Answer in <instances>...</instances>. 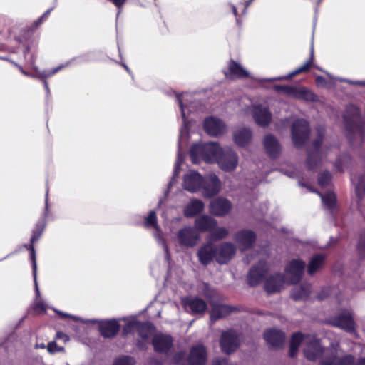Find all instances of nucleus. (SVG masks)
Here are the masks:
<instances>
[{"mask_svg": "<svg viewBox=\"0 0 365 365\" xmlns=\"http://www.w3.org/2000/svg\"><path fill=\"white\" fill-rule=\"evenodd\" d=\"M302 342L306 344L304 352L306 358L309 360H315L322 352V349L314 336L311 335L303 336L300 333H296L292 335L290 342L289 355L291 357L296 355Z\"/></svg>", "mask_w": 365, "mask_h": 365, "instance_id": "f257e3e1", "label": "nucleus"}, {"mask_svg": "<svg viewBox=\"0 0 365 365\" xmlns=\"http://www.w3.org/2000/svg\"><path fill=\"white\" fill-rule=\"evenodd\" d=\"M222 148L217 143L210 142L203 144L194 145L190 150V158L193 163H198L200 159L206 163H216Z\"/></svg>", "mask_w": 365, "mask_h": 365, "instance_id": "f03ea898", "label": "nucleus"}, {"mask_svg": "<svg viewBox=\"0 0 365 365\" xmlns=\"http://www.w3.org/2000/svg\"><path fill=\"white\" fill-rule=\"evenodd\" d=\"M359 115V110L354 106H350L347 108L344 115V125L346 136L350 140H361L365 134V125H359L356 123Z\"/></svg>", "mask_w": 365, "mask_h": 365, "instance_id": "7ed1b4c3", "label": "nucleus"}, {"mask_svg": "<svg viewBox=\"0 0 365 365\" xmlns=\"http://www.w3.org/2000/svg\"><path fill=\"white\" fill-rule=\"evenodd\" d=\"M216 163L224 172H233L238 166L239 155L237 152L230 148L223 149Z\"/></svg>", "mask_w": 365, "mask_h": 365, "instance_id": "20e7f679", "label": "nucleus"}, {"mask_svg": "<svg viewBox=\"0 0 365 365\" xmlns=\"http://www.w3.org/2000/svg\"><path fill=\"white\" fill-rule=\"evenodd\" d=\"M222 189V182L219 177L215 173H210L203 178L201 192L204 197L211 198Z\"/></svg>", "mask_w": 365, "mask_h": 365, "instance_id": "39448f33", "label": "nucleus"}, {"mask_svg": "<svg viewBox=\"0 0 365 365\" xmlns=\"http://www.w3.org/2000/svg\"><path fill=\"white\" fill-rule=\"evenodd\" d=\"M309 127L307 120L304 119L296 120L292 126V139L296 147L302 146L309 135Z\"/></svg>", "mask_w": 365, "mask_h": 365, "instance_id": "423d86ee", "label": "nucleus"}, {"mask_svg": "<svg viewBox=\"0 0 365 365\" xmlns=\"http://www.w3.org/2000/svg\"><path fill=\"white\" fill-rule=\"evenodd\" d=\"M200 238L199 232L192 227H184L177 232V240L180 245L185 247H193Z\"/></svg>", "mask_w": 365, "mask_h": 365, "instance_id": "0eeeda50", "label": "nucleus"}, {"mask_svg": "<svg viewBox=\"0 0 365 365\" xmlns=\"http://www.w3.org/2000/svg\"><path fill=\"white\" fill-rule=\"evenodd\" d=\"M329 322L332 326L348 332H351L355 329V322L352 314L347 309L341 310L338 314L331 317Z\"/></svg>", "mask_w": 365, "mask_h": 365, "instance_id": "6e6552de", "label": "nucleus"}, {"mask_svg": "<svg viewBox=\"0 0 365 365\" xmlns=\"http://www.w3.org/2000/svg\"><path fill=\"white\" fill-rule=\"evenodd\" d=\"M258 264L252 267L250 269L247 279L251 286H255L262 281L267 272V264L265 262V255L261 257L257 255Z\"/></svg>", "mask_w": 365, "mask_h": 365, "instance_id": "1a4fd4ad", "label": "nucleus"}, {"mask_svg": "<svg viewBox=\"0 0 365 365\" xmlns=\"http://www.w3.org/2000/svg\"><path fill=\"white\" fill-rule=\"evenodd\" d=\"M153 327L150 323H141L138 321H130L128 322L123 329V334L127 336L129 334L137 331L139 336L143 339L148 338L153 332Z\"/></svg>", "mask_w": 365, "mask_h": 365, "instance_id": "9d476101", "label": "nucleus"}, {"mask_svg": "<svg viewBox=\"0 0 365 365\" xmlns=\"http://www.w3.org/2000/svg\"><path fill=\"white\" fill-rule=\"evenodd\" d=\"M203 182V177L194 170H190L185 174L182 182V187L190 192L195 193L200 192Z\"/></svg>", "mask_w": 365, "mask_h": 365, "instance_id": "9b49d317", "label": "nucleus"}, {"mask_svg": "<svg viewBox=\"0 0 365 365\" xmlns=\"http://www.w3.org/2000/svg\"><path fill=\"white\" fill-rule=\"evenodd\" d=\"M247 111L252 113L255 122L259 126H267L272 120L270 111L262 105L249 106Z\"/></svg>", "mask_w": 365, "mask_h": 365, "instance_id": "f8f14e48", "label": "nucleus"}, {"mask_svg": "<svg viewBox=\"0 0 365 365\" xmlns=\"http://www.w3.org/2000/svg\"><path fill=\"white\" fill-rule=\"evenodd\" d=\"M255 240L256 235L250 230H240L234 236L237 247L242 252L250 249L255 243Z\"/></svg>", "mask_w": 365, "mask_h": 365, "instance_id": "ddd939ff", "label": "nucleus"}, {"mask_svg": "<svg viewBox=\"0 0 365 365\" xmlns=\"http://www.w3.org/2000/svg\"><path fill=\"white\" fill-rule=\"evenodd\" d=\"M305 263L301 259L292 260L286 267L285 274L289 283L294 284L299 282L302 276Z\"/></svg>", "mask_w": 365, "mask_h": 365, "instance_id": "4468645a", "label": "nucleus"}, {"mask_svg": "<svg viewBox=\"0 0 365 365\" xmlns=\"http://www.w3.org/2000/svg\"><path fill=\"white\" fill-rule=\"evenodd\" d=\"M220 344L222 351L226 354L235 351L239 346V338L237 333L232 330L223 332Z\"/></svg>", "mask_w": 365, "mask_h": 365, "instance_id": "2eb2a0df", "label": "nucleus"}, {"mask_svg": "<svg viewBox=\"0 0 365 365\" xmlns=\"http://www.w3.org/2000/svg\"><path fill=\"white\" fill-rule=\"evenodd\" d=\"M216 260L220 264H225L229 262L235 255L236 247L230 242H222L216 247Z\"/></svg>", "mask_w": 365, "mask_h": 365, "instance_id": "dca6fc26", "label": "nucleus"}, {"mask_svg": "<svg viewBox=\"0 0 365 365\" xmlns=\"http://www.w3.org/2000/svg\"><path fill=\"white\" fill-rule=\"evenodd\" d=\"M232 209L231 202L225 198L218 197L212 200L209 206L210 212L217 217H223Z\"/></svg>", "mask_w": 365, "mask_h": 365, "instance_id": "f3484780", "label": "nucleus"}, {"mask_svg": "<svg viewBox=\"0 0 365 365\" xmlns=\"http://www.w3.org/2000/svg\"><path fill=\"white\" fill-rule=\"evenodd\" d=\"M204 129L211 136H217L226 130L225 123L218 118L209 117L204 121Z\"/></svg>", "mask_w": 365, "mask_h": 365, "instance_id": "a211bd4d", "label": "nucleus"}, {"mask_svg": "<svg viewBox=\"0 0 365 365\" xmlns=\"http://www.w3.org/2000/svg\"><path fill=\"white\" fill-rule=\"evenodd\" d=\"M145 225L147 227H153L155 229V232L154 233V236L156 238L157 241L159 244H160L164 248V251L166 255V257L168 259L170 257L168 247L160 234H159V227L157 225V217L155 211H150L148 216L145 219Z\"/></svg>", "mask_w": 365, "mask_h": 365, "instance_id": "6ab92c4d", "label": "nucleus"}, {"mask_svg": "<svg viewBox=\"0 0 365 365\" xmlns=\"http://www.w3.org/2000/svg\"><path fill=\"white\" fill-rule=\"evenodd\" d=\"M217 249L212 243L209 242L202 246L197 252V257L201 264L207 265L214 258L216 259Z\"/></svg>", "mask_w": 365, "mask_h": 365, "instance_id": "aec40b11", "label": "nucleus"}, {"mask_svg": "<svg viewBox=\"0 0 365 365\" xmlns=\"http://www.w3.org/2000/svg\"><path fill=\"white\" fill-rule=\"evenodd\" d=\"M207 361V353L202 345L193 346L189 356L190 365H205Z\"/></svg>", "mask_w": 365, "mask_h": 365, "instance_id": "412c9836", "label": "nucleus"}, {"mask_svg": "<svg viewBox=\"0 0 365 365\" xmlns=\"http://www.w3.org/2000/svg\"><path fill=\"white\" fill-rule=\"evenodd\" d=\"M99 329L104 337L110 338L118 332L120 324L115 319L103 321L100 322Z\"/></svg>", "mask_w": 365, "mask_h": 365, "instance_id": "4be33fe9", "label": "nucleus"}, {"mask_svg": "<svg viewBox=\"0 0 365 365\" xmlns=\"http://www.w3.org/2000/svg\"><path fill=\"white\" fill-rule=\"evenodd\" d=\"M265 341L272 346L280 347L285 339L284 334L279 330L269 329L264 334Z\"/></svg>", "mask_w": 365, "mask_h": 365, "instance_id": "5701e85b", "label": "nucleus"}, {"mask_svg": "<svg viewBox=\"0 0 365 365\" xmlns=\"http://www.w3.org/2000/svg\"><path fill=\"white\" fill-rule=\"evenodd\" d=\"M252 136V131L247 128L236 129L233 133L234 142L240 147L247 145L251 141Z\"/></svg>", "mask_w": 365, "mask_h": 365, "instance_id": "b1692460", "label": "nucleus"}, {"mask_svg": "<svg viewBox=\"0 0 365 365\" xmlns=\"http://www.w3.org/2000/svg\"><path fill=\"white\" fill-rule=\"evenodd\" d=\"M217 225V222L213 217L208 215H202L195 220V227L197 231L207 232L215 229Z\"/></svg>", "mask_w": 365, "mask_h": 365, "instance_id": "393cba45", "label": "nucleus"}, {"mask_svg": "<svg viewBox=\"0 0 365 365\" xmlns=\"http://www.w3.org/2000/svg\"><path fill=\"white\" fill-rule=\"evenodd\" d=\"M227 78H244L249 76V73L240 64L231 60L228 63V72L225 73Z\"/></svg>", "mask_w": 365, "mask_h": 365, "instance_id": "a878e982", "label": "nucleus"}, {"mask_svg": "<svg viewBox=\"0 0 365 365\" xmlns=\"http://www.w3.org/2000/svg\"><path fill=\"white\" fill-rule=\"evenodd\" d=\"M264 146L267 154L272 158H276L280 153L281 146L278 140L272 135L265 136Z\"/></svg>", "mask_w": 365, "mask_h": 365, "instance_id": "bb28decb", "label": "nucleus"}, {"mask_svg": "<svg viewBox=\"0 0 365 365\" xmlns=\"http://www.w3.org/2000/svg\"><path fill=\"white\" fill-rule=\"evenodd\" d=\"M185 309L193 313H202L206 309L205 302L199 298H185L182 300Z\"/></svg>", "mask_w": 365, "mask_h": 365, "instance_id": "cd10ccee", "label": "nucleus"}, {"mask_svg": "<svg viewBox=\"0 0 365 365\" xmlns=\"http://www.w3.org/2000/svg\"><path fill=\"white\" fill-rule=\"evenodd\" d=\"M170 336L162 334H156L153 339L155 350L158 352H166L172 345Z\"/></svg>", "mask_w": 365, "mask_h": 365, "instance_id": "c85d7f7f", "label": "nucleus"}, {"mask_svg": "<svg viewBox=\"0 0 365 365\" xmlns=\"http://www.w3.org/2000/svg\"><path fill=\"white\" fill-rule=\"evenodd\" d=\"M284 283V279L281 274H275L269 277L265 282L264 289L269 294L279 292Z\"/></svg>", "mask_w": 365, "mask_h": 365, "instance_id": "c756f323", "label": "nucleus"}, {"mask_svg": "<svg viewBox=\"0 0 365 365\" xmlns=\"http://www.w3.org/2000/svg\"><path fill=\"white\" fill-rule=\"evenodd\" d=\"M287 96L294 98L305 101H312L315 100V95L304 87L295 88L290 86Z\"/></svg>", "mask_w": 365, "mask_h": 365, "instance_id": "7c9ffc66", "label": "nucleus"}, {"mask_svg": "<svg viewBox=\"0 0 365 365\" xmlns=\"http://www.w3.org/2000/svg\"><path fill=\"white\" fill-rule=\"evenodd\" d=\"M177 101L178 103V105L181 109V116L183 120V125L180 129V138H179V142H178V148L179 150L181 148V143L182 140L187 138V133H188V126H187V118H186V113H185V105L183 103V100L181 98V96H177Z\"/></svg>", "mask_w": 365, "mask_h": 365, "instance_id": "2f4dec72", "label": "nucleus"}, {"mask_svg": "<svg viewBox=\"0 0 365 365\" xmlns=\"http://www.w3.org/2000/svg\"><path fill=\"white\" fill-rule=\"evenodd\" d=\"M205 207V205L202 200L198 199H192L185 206L184 209V215L187 217L195 216L201 212Z\"/></svg>", "mask_w": 365, "mask_h": 365, "instance_id": "473e14b6", "label": "nucleus"}, {"mask_svg": "<svg viewBox=\"0 0 365 365\" xmlns=\"http://www.w3.org/2000/svg\"><path fill=\"white\" fill-rule=\"evenodd\" d=\"M313 56H314V49H313V46H312L311 58L309 61H307L306 63H304L302 66H301L300 67H299L298 68H297L293 72L288 74L287 76H279L277 78H270V79H264V81H280V80L289 79L300 73L307 71L312 65V63L313 61Z\"/></svg>", "mask_w": 365, "mask_h": 365, "instance_id": "72a5a7b5", "label": "nucleus"}, {"mask_svg": "<svg viewBox=\"0 0 365 365\" xmlns=\"http://www.w3.org/2000/svg\"><path fill=\"white\" fill-rule=\"evenodd\" d=\"M311 292V286L309 284H304L301 287H296L292 290L291 296L293 299L305 300L308 298Z\"/></svg>", "mask_w": 365, "mask_h": 365, "instance_id": "f704fd0d", "label": "nucleus"}, {"mask_svg": "<svg viewBox=\"0 0 365 365\" xmlns=\"http://www.w3.org/2000/svg\"><path fill=\"white\" fill-rule=\"evenodd\" d=\"M324 258V255H316L311 259L307 269L309 274H314L322 267Z\"/></svg>", "mask_w": 365, "mask_h": 365, "instance_id": "c9c22d12", "label": "nucleus"}, {"mask_svg": "<svg viewBox=\"0 0 365 365\" xmlns=\"http://www.w3.org/2000/svg\"><path fill=\"white\" fill-rule=\"evenodd\" d=\"M231 312L232 308L227 305H215L211 312L210 317L212 320H217L227 316Z\"/></svg>", "mask_w": 365, "mask_h": 365, "instance_id": "e433bc0d", "label": "nucleus"}, {"mask_svg": "<svg viewBox=\"0 0 365 365\" xmlns=\"http://www.w3.org/2000/svg\"><path fill=\"white\" fill-rule=\"evenodd\" d=\"M63 67H64V66H59L56 67L51 70H48V71H44L41 72V71H38V69L36 66H34V69L36 72L35 74V77H37L40 79L43 80L44 87H45L46 90L47 91V92H49L48 85L47 81H46V78L54 75L58 71L61 70Z\"/></svg>", "mask_w": 365, "mask_h": 365, "instance_id": "4c0bfd02", "label": "nucleus"}, {"mask_svg": "<svg viewBox=\"0 0 365 365\" xmlns=\"http://www.w3.org/2000/svg\"><path fill=\"white\" fill-rule=\"evenodd\" d=\"M351 180L355 184L356 195L359 197H362L365 193V174L352 177Z\"/></svg>", "mask_w": 365, "mask_h": 365, "instance_id": "58836bf2", "label": "nucleus"}, {"mask_svg": "<svg viewBox=\"0 0 365 365\" xmlns=\"http://www.w3.org/2000/svg\"><path fill=\"white\" fill-rule=\"evenodd\" d=\"M27 248L31 249V259L32 261V267H33V275H34V281L35 284V289H36V294L37 296L40 295V292L37 283V264H36V254L35 250L32 245H29V246H26Z\"/></svg>", "mask_w": 365, "mask_h": 365, "instance_id": "ea45409f", "label": "nucleus"}, {"mask_svg": "<svg viewBox=\"0 0 365 365\" xmlns=\"http://www.w3.org/2000/svg\"><path fill=\"white\" fill-rule=\"evenodd\" d=\"M324 207L328 210H332L336 204V196L333 192H329L324 195L320 194Z\"/></svg>", "mask_w": 365, "mask_h": 365, "instance_id": "a19ab883", "label": "nucleus"}, {"mask_svg": "<svg viewBox=\"0 0 365 365\" xmlns=\"http://www.w3.org/2000/svg\"><path fill=\"white\" fill-rule=\"evenodd\" d=\"M229 234V231L225 227H215L210 233V238L213 240H220L226 237Z\"/></svg>", "mask_w": 365, "mask_h": 365, "instance_id": "79ce46f5", "label": "nucleus"}, {"mask_svg": "<svg viewBox=\"0 0 365 365\" xmlns=\"http://www.w3.org/2000/svg\"><path fill=\"white\" fill-rule=\"evenodd\" d=\"M113 365H135V360L129 356H123L118 359Z\"/></svg>", "mask_w": 365, "mask_h": 365, "instance_id": "37998d69", "label": "nucleus"}, {"mask_svg": "<svg viewBox=\"0 0 365 365\" xmlns=\"http://www.w3.org/2000/svg\"><path fill=\"white\" fill-rule=\"evenodd\" d=\"M339 365H365V358L361 359L357 364H354V358L351 356H345Z\"/></svg>", "mask_w": 365, "mask_h": 365, "instance_id": "c03bdc74", "label": "nucleus"}, {"mask_svg": "<svg viewBox=\"0 0 365 365\" xmlns=\"http://www.w3.org/2000/svg\"><path fill=\"white\" fill-rule=\"evenodd\" d=\"M357 250L361 257L365 256V232L361 234L357 244Z\"/></svg>", "mask_w": 365, "mask_h": 365, "instance_id": "a18cd8bd", "label": "nucleus"}, {"mask_svg": "<svg viewBox=\"0 0 365 365\" xmlns=\"http://www.w3.org/2000/svg\"><path fill=\"white\" fill-rule=\"evenodd\" d=\"M331 180V175L329 172H324L319 175V183L321 186H326Z\"/></svg>", "mask_w": 365, "mask_h": 365, "instance_id": "49530a36", "label": "nucleus"}, {"mask_svg": "<svg viewBox=\"0 0 365 365\" xmlns=\"http://www.w3.org/2000/svg\"><path fill=\"white\" fill-rule=\"evenodd\" d=\"M46 348H47V351L50 354H55L56 352H61V351H64L63 347L58 346L55 341L49 342Z\"/></svg>", "mask_w": 365, "mask_h": 365, "instance_id": "de8ad7c7", "label": "nucleus"}, {"mask_svg": "<svg viewBox=\"0 0 365 365\" xmlns=\"http://www.w3.org/2000/svg\"><path fill=\"white\" fill-rule=\"evenodd\" d=\"M318 138L316 139L313 145L314 149L318 151L319 145H321L322 140V136L324 135V128H320L318 130Z\"/></svg>", "mask_w": 365, "mask_h": 365, "instance_id": "09e8293b", "label": "nucleus"}, {"mask_svg": "<svg viewBox=\"0 0 365 365\" xmlns=\"http://www.w3.org/2000/svg\"><path fill=\"white\" fill-rule=\"evenodd\" d=\"M182 159H183V158H182L181 153L179 152L178 154V157H177V160H176V163H175V170H174V175H178V173H179V168L182 163Z\"/></svg>", "mask_w": 365, "mask_h": 365, "instance_id": "8fccbe9b", "label": "nucleus"}, {"mask_svg": "<svg viewBox=\"0 0 365 365\" xmlns=\"http://www.w3.org/2000/svg\"><path fill=\"white\" fill-rule=\"evenodd\" d=\"M289 88H290V86H274L275 91H278V92H282L286 95H287Z\"/></svg>", "mask_w": 365, "mask_h": 365, "instance_id": "3c124183", "label": "nucleus"}, {"mask_svg": "<svg viewBox=\"0 0 365 365\" xmlns=\"http://www.w3.org/2000/svg\"><path fill=\"white\" fill-rule=\"evenodd\" d=\"M53 9V8H51L49 9L48 10H47L38 19V21L36 22V24L37 25L41 24V22L43 21V19L45 18H46L49 14L51 12V11Z\"/></svg>", "mask_w": 365, "mask_h": 365, "instance_id": "603ef678", "label": "nucleus"}, {"mask_svg": "<svg viewBox=\"0 0 365 365\" xmlns=\"http://www.w3.org/2000/svg\"><path fill=\"white\" fill-rule=\"evenodd\" d=\"M212 365H229L225 359H216L213 361Z\"/></svg>", "mask_w": 365, "mask_h": 365, "instance_id": "864d4df0", "label": "nucleus"}, {"mask_svg": "<svg viewBox=\"0 0 365 365\" xmlns=\"http://www.w3.org/2000/svg\"><path fill=\"white\" fill-rule=\"evenodd\" d=\"M41 234V231L39 232H36V231H34L33 235L31 237V242L33 244L34 242L37 241Z\"/></svg>", "mask_w": 365, "mask_h": 365, "instance_id": "5fc2aeb1", "label": "nucleus"}, {"mask_svg": "<svg viewBox=\"0 0 365 365\" xmlns=\"http://www.w3.org/2000/svg\"><path fill=\"white\" fill-rule=\"evenodd\" d=\"M56 339H63L65 341L68 340V337L64 334L63 332L58 331L56 333Z\"/></svg>", "mask_w": 365, "mask_h": 365, "instance_id": "6e6d98bb", "label": "nucleus"}, {"mask_svg": "<svg viewBox=\"0 0 365 365\" xmlns=\"http://www.w3.org/2000/svg\"><path fill=\"white\" fill-rule=\"evenodd\" d=\"M316 83L318 86H324L326 84L325 79L322 76L317 77Z\"/></svg>", "mask_w": 365, "mask_h": 365, "instance_id": "4d7b16f0", "label": "nucleus"}, {"mask_svg": "<svg viewBox=\"0 0 365 365\" xmlns=\"http://www.w3.org/2000/svg\"><path fill=\"white\" fill-rule=\"evenodd\" d=\"M314 159V155L309 153L307 158V163L310 169H312L314 166L312 165V160Z\"/></svg>", "mask_w": 365, "mask_h": 365, "instance_id": "13d9d810", "label": "nucleus"}, {"mask_svg": "<svg viewBox=\"0 0 365 365\" xmlns=\"http://www.w3.org/2000/svg\"><path fill=\"white\" fill-rule=\"evenodd\" d=\"M35 347L36 349H45L46 348V345L43 343L36 344Z\"/></svg>", "mask_w": 365, "mask_h": 365, "instance_id": "bf43d9fd", "label": "nucleus"}, {"mask_svg": "<svg viewBox=\"0 0 365 365\" xmlns=\"http://www.w3.org/2000/svg\"><path fill=\"white\" fill-rule=\"evenodd\" d=\"M48 190L47 189L46 196V208L48 207Z\"/></svg>", "mask_w": 365, "mask_h": 365, "instance_id": "052dcab7", "label": "nucleus"}, {"mask_svg": "<svg viewBox=\"0 0 365 365\" xmlns=\"http://www.w3.org/2000/svg\"><path fill=\"white\" fill-rule=\"evenodd\" d=\"M355 83L356 84H359V85H361V86H365V81H357Z\"/></svg>", "mask_w": 365, "mask_h": 365, "instance_id": "680f3d73", "label": "nucleus"}, {"mask_svg": "<svg viewBox=\"0 0 365 365\" xmlns=\"http://www.w3.org/2000/svg\"><path fill=\"white\" fill-rule=\"evenodd\" d=\"M232 10H233V13H234V14H235V16H237V11L236 7L233 6H232Z\"/></svg>", "mask_w": 365, "mask_h": 365, "instance_id": "e2e57ef3", "label": "nucleus"}, {"mask_svg": "<svg viewBox=\"0 0 365 365\" xmlns=\"http://www.w3.org/2000/svg\"><path fill=\"white\" fill-rule=\"evenodd\" d=\"M334 362H323L321 364V365H331Z\"/></svg>", "mask_w": 365, "mask_h": 365, "instance_id": "0e129e2a", "label": "nucleus"}, {"mask_svg": "<svg viewBox=\"0 0 365 365\" xmlns=\"http://www.w3.org/2000/svg\"><path fill=\"white\" fill-rule=\"evenodd\" d=\"M318 297H319V298L320 299H324V298H325V297H326V296H325V295H322V294H319V296H318Z\"/></svg>", "mask_w": 365, "mask_h": 365, "instance_id": "69168bd1", "label": "nucleus"}, {"mask_svg": "<svg viewBox=\"0 0 365 365\" xmlns=\"http://www.w3.org/2000/svg\"><path fill=\"white\" fill-rule=\"evenodd\" d=\"M123 66L125 68V69L128 71V72H130V70L128 68V67L125 65V64H123Z\"/></svg>", "mask_w": 365, "mask_h": 365, "instance_id": "338daca9", "label": "nucleus"}, {"mask_svg": "<svg viewBox=\"0 0 365 365\" xmlns=\"http://www.w3.org/2000/svg\"><path fill=\"white\" fill-rule=\"evenodd\" d=\"M21 73H24L25 76H29V74H28L26 72H25L22 68H21Z\"/></svg>", "mask_w": 365, "mask_h": 365, "instance_id": "774afa93", "label": "nucleus"}]
</instances>
